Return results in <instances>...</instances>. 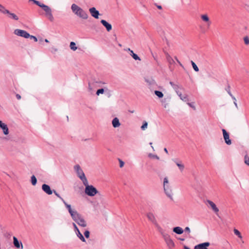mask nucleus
Returning a JSON list of instances; mask_svg holds the SVG:
<instances>
[{
	"label": "nucleus",
	"mask_w": 249,
	"mask_h": 249,
	"mask_svg": "<svg viewBox=\"0 0 249 249\" xmlns=\"http://www.w3.org/2000/svg\"><path fill=\"white\" fill-rule=\"evenodd\" d=\"M158 230L162 234V237L164 238V239L165 242L171 238H170V236L169 234H168L167 233H164V232H162V229H161V230Z\"/></svg>",
	"instance_id": "nucleus-25"
},
{
	"label": "nucleus",
	"mask_w": 249,
	"mask_h": 249,
	"mask_svg": "<svg viewBox=\"0 0 249 249\" xmlns=\"http://www.w3.org/2000/svg\"><path fill=\"white\" fill-rule=\"evenodd\" d=\"M72 220L75 222L82 216V215L79 213L76 210L73 211L71 214H70Z\"/></svg>",
	"instance_id": "nucleus-16"
},
{
	"label": "nucleus",
	"mask_w": 249,
	"mask_h": 249,
	"mask_svg": "<svg viewBox=\"0 0 249 249\" xmlns=\"http://www.w3.org/2000/svg\"><path fill=\"white\" fill-rule=\"evenodd\" d=\"M74 169L75 171L77 176L80 178H82L83 176H85L84 172L82 169L81 168L80 165L79 164H76L74 166Z\"/></svg>",
	"instance_id": "nucleus-7"
},
{
	"label": "nucleus",
	"mask_w": 249,
	"mask_h": 249,
	"mask_svg": "<svg viewBox=\"0 0 249 249\" xmlns=\"http://www.w3.org/2000/svg\"><path fill=\"white\" fill-rule=\"evenodd\" d=\"M80 179L82 181L83 184L85 186V188H86V186L89 185L88 184V181L85 176L84 177L83 176L82 178H80Z\"/></svg>",
	"instance_id": "nucleus-29"
},
{
	"label": "nucleus",
	"mask_w": 249,
	"mask_h": 249,
	"mask_svg": "<svg viewBox=\"0 0 249 249\" xmlns=\"http://www.w3.org/2000/svg\"><path fill=\"white\" fill-rule=\"evenodd\" d=\"M169 248H172L174 247L175 244L173 240L170 238L165 242Z\"/></svg>",
	"instance_id": "nucleus-27"
},
{
	"label": "nucleus",
	"mask_w": 249,
	"mask_h": 249,
	"mask_svg": "<svg viewBox=\"0 0 249 249\" xmlns=\"http://www.w3.org/2000/svg\"><path fill=\"white\" fill-rule=\"evenodd\" d=\"M184 231L185 232H188L189 233H190V228L188 227H186L185 229H184Z\"/></svg>",
	"instance_id": "nucleus-49"
},
{
	"label": "nucleus",
	"mask_w": 249,
	"mask_h": 249,
	"mask_svg": "<svg viewBox=\"0 0 249 249\" xmlns=\"http://www.w3.org/2000/svg\"><path fill=\"white\" fill-rule=\"evenodd\" d=\"M148 156L150 158H154V159H157V160H159L160 159V158L159 156H158L157 155H154V154H149Z\"/></svg>",
	"instance_id": "nucleus-42"
},
{
	"label": "nucleus",
	"mask_w": 249,
	"mask_h": 249,
	"mask_svg": "<svg viewBox=\"0 0 249 249\" xmlns=\"http://www.w3.org/2000/svg\"><path fill=\"white\" fill-rule=\"evenodd\" d=\"M100 22L103 24V25L106 28L107 32H109L112 30V25L110 23L107 22L106 20L104 19H102Z\"/></svg>",
	"instance_id": "nucleus-17"
},
{
	"label": "nucleus",
	"mask_w": 249,
	"mask_h": 249,
	"mask_svg": "<svg viewBox=\"0 0 249 249\" xmlns=\"http://www.w3.org/2000/svg\"><path fill=\"white\" fill-rule=\"evenodd\" d=\"M75 45L76 44L74 42H71L70 43V47L72 50L75 51L77 49V47Z\"/></svg>",
	"instance_id": "nucleus-35"
},
{
	"label": "nucleus",
	"mask_w": 249,
	"mask_h": 249,
	"mask_svg": "<svg viewBox=\"0 0 249 249\" xmlns=\"http://www.w3.org/2000/svg\"><path fill=\"white\" fill-rule=\"evenodd\" d=\"M146 216L148 220L150 221L155 226L158 228V230H161V228L158 224L157 220L154 216V214L152 213H148L146 214Z\"/></svg>",
	"instance_id": "nucleus-4"
},
{
	"label": "nucleus",
	"mask_w": 249,
	"mask_h": 249,
	"mask_svg": "<svg viewBox=\"0 0 249 249\" xmlns=\"http://www.w3.org/2000/svg\"><path fill=\"white\" fill-rule=\"evenodd\" d=\"M173 89L178 94V93L180 92L179 89H183V88L182 86H179V85L176 84V85L173 87Z\"/></svg>",
	"instance_id": "nucleus-31"
},
{
	"label": "nucleus",
	"mask_w": 249,
	"mask_h": 249,
	"mask_svg": "<svg viewBox=\"0 0 249 249\" xmlns=\"http://www.w3.org/2000/svg\"><path fill=\"white\" fill-rule=\"evenodd\" d=\"M62 202L64 204L66 208L68 209L70 214H71L73 212V211H75V210H72L71 208V205L68 204L67 203H66V202L64 200H63Z\"/></svg>",
	"instance_id": "nucleus-24"
},
{
	"label": "nucleus",
	"mask_w": 249,
	"mask_h": 249,
	"mask_svg": "<svg viewBox=\"0 0 249 249\" xmlns=\"http://www.w3.org/2000/svg\"><path fill=\"white\" fill-rule=\"evenodd\" d=\"M53 192L62 201L64 199L56 192L55 190H53Z\"/></svg>",
	"instance_id": "nucleus-45"
},
{
	"label": "nucleus",
	"mask_w": 249,
	"mask_h": 249,
	"mask_svg": "<svg viewBox=\"0 0 249 249\" xmlns=\"http://www.w3.org/2000/svg\"><path fill=\"white\" fill-rule=\"evenodd\" d=\"M42 189L44 192L49 195H52L53 193V191L51 190L50 186L47 184H43L42 185Z\"/></svg>",
	"instance_id": "nucleus-14"
},
{
	"label": "nucleus",
	"mask_w": 249,
	"mask_h": 249,
	"mask_svg": "<svg viewBox=\"0 0 249 249\" xmlns=\"http://www.w3.org/2000/svg\"><path fill=\"white\" fill-rule=\"evenodd\" d=\"M124 50L126 51H129L130 53L131 52V51H132L130 48L124 49Z\"/></svg>",
	"instance_id": "nucleus-57"
},
{
	"label": "nucleus",
	"mask_w": 249,
	"mask_h": 249,
	"mask_svg": "<svg viewBox=\"0 0 249 249\" xmlns=\"http://www.w3.org/2000/svg\"><path fill=\"white\" fill-rule=\"evenodd\" d=\"M17 36L28 38L30 36V34L25 30L17 29Z\"/></svg>",
	"instance_id": "nucleus-8"
},
{
	"label": "nucleus",
	"mask_w": 249,
	"mask_h": 249,
	"mask_svg": "<svg viewBox=\"0 0 249 249\" xmlns=\"http://www.w3.org/2000/svg\"><path fill=\"white\" fill-rule=\"evenodd\" d=\"M169 83H170V84L171 85V86H172L173 88V87L176 85V84H174V82H171V81H170V82H169Z\"/></svg>",
	"instance_id": "nucleus-53"
},
{
	"label": "nucleus",
	"mask_w": 249,
	"mask_h": 249,
	"mask_svg": "<svg viewBox=\"0 0 249 249\" xmlns=\"http://www.w3.org/2000/svg\"><path fill=\"white\" fill-rule=\"evenodd\" d=\"M178 95L180 97V99L184 102L189 101L188 96L186 94L182 95L181 92L178 93Z\"/></svg>",
	"instance_id": "nucleus-26"
},
{
	"label": "nucleus",
	"mask_w": 249,
	"mask_h": 249,
	"mask_svg": "<svg viewBox=\"0 0 249 249\" xmlns=\"http://www.w3.org/2000/svg\"><path fill=\"white\" fill-rule=\"evenodd\" d=\"M148 124L146 121L143 122L142 125L141 126L142 130H145L147 127Z\"/></svg>",
	"instance_id": "nucleus-40"
},
{
	"label": "nucleus",
	"mask_w": 249,
	"mask_h": 249,
	"mask_svg": "<svg viewBox=\"0 0 249 249\" xmlns=\"http://www.w3.org/2000/svg\"><path fill=\"white\" fill-rule=\"evenodd\" d=\"M29 38H30V39H33L35 42H37V38L35 36H34L30 35V36H29Z\"/></svg>",
	"instance_id": "nucleus-46"
},
{
	"label": "nucleus",
	"mask_w": 249,
	"mask_h": 249,
	"mask_svg": "<svg viewBox=\"0 0 249 249\" xmlns=\"http://www.w3.org/2000/svg\"><path fill=\"white\" fill-rule=\"evenodd\" d=\"M177 165L178 166V167L179 168V170L181 171H182L184 169V165L182 164V163H178V162H176L175 161H174Z\"/></svg>",
	"instance_id": "nucleus-34"
},
{
	"label": "nucleus",
	"mask_w": 249,
	"mask_h": 249,
	"mask_svg": "<svg viewBox=\"0 0 249 249\" xmlns=\"http://www.w3.org/2000/svg\"><path fill=\"white\" fill-rule=\"evenodd\" d=\"M234 104L236 107H237V105L236 103V101H234Z\"/></svg>",
	"instance_id": "nucleus-61"
},
{
	"label": "nucleus",
	"mask_w": 249,
	"mask_h": 249,
	"mask_svg": "<svg viewBox=\"0 0 249 249\" xmlns=\"http://www.w3.org/2000/svg\"><path fill=\"white\" fill-rule=\"evenodd\" d=\"M175 59L177 60V62L179 64V65L182 67V68H184L183 66L182 65V64L180 63V62L178 60V58L175 56Z\"/></svg>",
	"instance_id": "nucleus-48"
},
{
	"label": "nucleus",
	"mask_w": 249,
	"mask_h": 249,
	"mask_svg": "<svg viewBox=\"0 0 249 249\" xmlns=\"http://www.w3.org/2000/svg\"><path fill=\"white\" fill-rule=\"evenodd\" d=\"M17 98L18 99H21V96L18 94H17Z\"/></svg>",
	"instance_id": "nucleus-54"
},
{
	"label": "nucleus",
	"mask_w": 249,
	"mask_h": 249,
	"mask_svg": "<svg viewBox=\"0 0 249 249\" xmlns=\"http://www.w3.org/2000/svg\"><path fill=\"white\" fill-rule=\"evenodd\" d=\"M226 91L228 92V90H230V86L228 85L227 88L226 89Z\"/></svg>",
	"instance_id": "nucleus-56"
},
{
	"label": "nucleus",
	"mask_w": 249,
	"mask_h": 249,
	"mask_svg": "<svg viewBox=\"0 0 249 249\" xmlns=\"http://www.w3.org/2000/svg\"><path fill=\"white\" fill-rule=\"evenodd\" d=\"M191 64H192V67L194 69V70L197 72L199 71V69L198 68V67L197 66V65L195 64V63L194 62H193V61H191Z\"/></svg>",
	"instance_id": "nucleus-36"
},
{
	"label": "nucleus",
	"mask_w": 249,
	"mask_h": 249,
	"mask_svg": "<svg viewBox=\"0 0 249 249\" xmlns=\"http://www.w3.org/2000/svg\"><path fill=\"white\" fill-rule=\"evenodd\" d=\"M119 160V163H120V167L121 168L123 167L124 165V162L123 161H122V160H121L120 159Z\"/></svg>",
	"instance_id": "nucleus-47"
},
{
	"label": "nucleus",
	"mask_w": 249,
	"mask_h": 249,
	"mask_svg": "<svg viewBox=\"0 0 249 249\" xmlns=\"http://www.w3.org/2000/svg\"><path fill=\"white\" fill-rule=\"evenodd\" d=\"M187 104L192 108H193L194 109H196L195 107L193 105L192 103H188Z\"/></svg>",
	"instance_id": "nucleus-50"
},
{
	"label": "nucleus",
	"mask_w": 249,
	"mask_h": 249,
	"mask_svg": "<svg viewBox=\"0 0 249 249\" xmlns=\"http://www.w3.org/2000/svg\"><path fill=\"white\" fill-rule=\"evenodd\" d=\"M31 183L33 185L35 186L36 184V183H37V179L36 178V177L34 176V175H33L31 178Z\"/></svg>",
	"instance_id": "nucleus-32"
},
{
	"label": "nucleus",
	"mask_w": 249,
	"mask_h": 249,
	"mask_svg": "<svg viewBox=\"0 0 249 249\" xmlns=\"http://www.w3.org/2000/svg\"><path fill=\"white\" fill-rule=\"evenodd\" d=\"M0 12L6 14H7L9 18L16 19V15L14 13H11L8 10L6 9L5 7L0 4Z\"/></svg>",
	"instance_id": "nucleus-5"
},
{
	"label": "nucleus",
	"mask_w": 249,
	"mask_h": 249,
	"mask_svg": "<svg viewBox=\"0 0 249 249\" xmlns=\"http://www.w3.org/2000/svg\"><path fill=\"white\" fill-rule=\"evenodd\" d=\"M228 94H229L231 96V97H232V96H233V95H232V94H231V92L230 90H228Z\"/></svg>",
	"instance_id": "nucleus-55"
},
{
	"label": "nucleus",
	"mask_w": 249,
	"mask_h": 249,
	"mask_svg": "<svg viewBox=\"0 0 249 249\" xmlns=\"http://www.w3.org/2000/svg\"><path fill=\"white\" fill-rule=\"evenodd\" d=\"M130 55L135 60H141L140 58L138 56L137 54L134 53L133 51H131Z\"/></svg>",
	"instance_id": "nucleus-28"
},
{
	"label": "nucleus",
	"mask_w": 249,
	"mask_h": 249,
	"mask_svg": "<svg viewBox=\"0 0 249 249\" xmlns=\"http://www.w3.org/2000/svg\"><path fill=\"white\" fill-rule=\"evenodd\" d=\"M45 41L47 43H48L49 42V40L47 39H45Z\"/></svg>",
	"instance_id": "nucleus-64"
},
{
	"label": "nucleus",
	"mask_w": 249,
	"mask_h": 249,
	"mask_svg": "<svg viewBox=\"0 0 249 249\" xmlns=\"http://www.w3.org/2000/svg\"><path fill=\"white\" fill-rule=\"evenodd\" d=\"M244 162L246 164L249 166V157L247 155L245 156Z\"/></svg>",
	"instance_id": "nucleus-38"
},
{
	"label": "nucleus",
	"mask_w": 249,
	"mask_h": 249,
	"mask_svg": "<svg viewBox=\"0 0 249 249\" xmlns=\"http://www.w3.org/2000/svg\"><path fill=\"white\" fill-rule=\"evenodd\" d=\"M164 152H165L166 153H167V154H168V150H167V148H164Z\"/></svg>",
	"instance_id": "nucleus-58"
},
{
	"label": "nucleus",
	"mask_w": 249,
	"mask_h": 249,
	"mask_svg": "<svg viewBox=\"0 0 249 249\" xmlns=\"http://www.w3.org/2000/svg\"><path fill=\"white\" fill-rule=\"evenodd\" d=\"M163 188L165 193L167 196L169 197L171 199H173L172 190L169 186V181L168 178L165 177L163 180Z\"/></svg>",
	"instance_id": "nucleus-2"
},
{
	"label": "nucleus",
	"mask_w": 249,
	"mask_h": 249,
	"mask_svg": "<svg viewBox=\"0 0 249 249\" xmlns=\"http://www.w3.org/2000/svg\"><path fill=\"white\" fill-rule=\"evenodd\" d=\"M89 89L91 90V88L90 87V84H89Z\"/></svg>",
	"instance_id": "nucleus-63"
},
{
	"label": "nucleus",
	"mask_w": 249,
	"mask_h": 249,
	"mask_svg": "<svg viewBox=\"0 0 249 249\" xmlns=\"http://www.w3.org/2000/svg\"><path fill=\"white\" fill-rule=\"evenodd\" d=\"M244 41L245 42V44L246 45H249V38L248 36H246L244 37Z\"/></svg>",
	"instance_id": "nucleus-43"
},
{
	"label": "nucleus",
	"mask_w": 249,
	"mask_h": 249,
	"mask_svg": "<svg viewBox=\"0 0 249 249\" xmlns=\"http://www.w3.org/2000/svg\"><path fill=\"white\" fill-rule=\"evenodd\" d=\"M0 127L3 130V133L5 135L8 134L9 131L7 125L3 123L1 121H0Z\"/></svg>",
	"instance_id": "nucleus-18"
},
{
	"label": "nucleus",
	"mask_w": 249,
	"mask_h": 249,
	"mask_svg": "<svg viewBox=\"0 0 249 249\" xmlns=\"http://www.w3.org/2000/svg\"><path fill=\"white\" fill-rule=\"evenodd\" d=\"M149 144L151 145V147L152 148V149L154 150V147H153V146L152 145V142H150L149 143Z\"/></svg>",
	"instance_id": "nucleus-62"
},
{
	"label": "nucleus",
	"mask_w": 249,
	"mask_h": 249,
	"mask_svg": "<svg viewBox=\"0 0 249 249\" xmlns=\"http://www.w3.org/2000/svg\"><path fill=\"white\" fill-rule=\"evenodd\" d=\"M155 5L157 6V7L159 9H162V7L161 5H158L157 3H155Z\"/></svg>",
	"instance_id": "nucleus-51"
},
{
	"label": "nucleus",
	"mask_w": 249,
	"mask_h": 249,
	"mask_svg": "<svg viewBox=\"0 0 249 249\" xmlns=\"http://www.w3.org/2000/svg\"><path fill=\"white\" fill-rule=\"evenodd\" d=\"M231 98L234 100V101H236V98H235L234 96H232V97H231Z\"/></svg>",
	"instance_id": "nucleus-60"
},
{
	"label": "nucleus",
	"mask_w": 249,
	"mask_h": 249,
	"mask_svg": "<svg viewBox=\"0 0 249 249\" xmlns=\"http://www.w3.org/2000/svg\"><path fill=\"white\" fill-rule=\"evenodd\" d=\"M168 99L164 98L161 100L162 105L164 107V108H166L168 106Z\"/></svg>",
	"instance_id": "nucleus-30"
},
{
	"label": "nucleus",
	"mask_w": 249,
	"mask_h": 249,
	"mask_svg": "<svg viewBox=\"0 0 249 249\" xmlns=\"http://www.w3.org/2000/svg\"><path fill=\"white\" fill-rule=\"evenodd\" d=\"M16 236H14L13 237V244L15 246H16Z\"/></svg>",
	"instance_id": "nucleus-52"
},
{
	"label": "nucleus",
	"mask_w": 249,
	"mask_h": 249,
	"mask_svg": "<svg viewBox=\"0 0 249 249\" xmlns=\"http://www.w3.org/2000/svg\"><path fill=\"white\" fill-rule=\"evenodd\" d=\"M21 248L22 249H23V245L21 242H19L17 239V249Z\"/></svg>",
	"instance_id": "nucleus-39"
},
{
	"label": "nucleus",
	"mask_w": 249,
	"mask_h": 249,
	"mask_svg": "<svg viewBox=\"0 0 249 249\" xmlns=\"http://www.w3.org/2000/svg\"><path fill=\"white\" fill-rule=\"evenodd\" d=\"M166 57L167 61L170 65H174L175 63L174 59L168 53L166 54Z\"/></svg>",
	"instance_id": "nucleus-22"
},
{
	"label": "nucleus",
	"mask_w": 249,
	"mask_h": 249,
	"mask_svg": "<svg viewBox=\"0 0 249 249\" xmlns=\"http://www.w3.org/2000/svg\"><path fill=\"white\" fill-rule=\"evenodd\" d=\"M71 10H72V12L75 15H76L77 14L78 11H79V9L80 10V9L81 8L80 7H79L78 6H77L75 4H72V5H71Z\"/></svg>",
	"instance_id": "nucleus-23"
},
{
	"label": "nucleus",
	"mask_w": 249,
	"mask_h": 249,
	"mask_svg": "<svg viewBox=\"0 0 249 249\" xmlns=\"http://www.w3.org/2000/svg\"><path fill=\"white\" fill-rule=\"evenodd\" d=\"M76 15L80 18L85 19H86L88 18V15L87 14V12L81 8L80 9V10L79 9V11Z\"/></svg>",
	"instance_id": "nucleus-12"
},
{
	"label": "nucleus",
	"mask_w": 249,
	"mask_h": 249,
	"mask_svg": "<svg viewBox=\"0 0 249 249\" xmlns=\"http://www.w3.org/2000/svg\"><path fill=\"white\" fill-rule=\"evenodd\" d=\"M85 193L89 196H93L98 193V191L95 187L90 185L86 186L85 189Z\"/></svg>",
	"instance_id": "nucleus-3"
},
{
	"label": "nucleus",
	"mask_w": 249,
	"mask_h": 249,
	"mask_svg": "<svg viewBox=\"0 0 249 249\" xmlns=\"http://www.w3.org/2000/svg\"><path fill=\"white\" fill-rule=\"evenodd\" d=\"M210 245L208 242L199 244L195 247L194 249H208V247Z\"/></svg>",
	"instance_id": "nucleus-11"
},
{
	"label": "nucleus",
	"mask_w": 249,
	"mask_h": 249,
	"mask_svg": "<svg viewBox=\"0 0 249 249\" xmlns=\"http://www.w3.org/2000/svg\"><path fill=\"white\" fill-rule=\"evenodd\" d=\"M233 231H234V234L236 235H237L239 238H242L241 233L238 230L235 229H234Z\"/></svg>",
	"instance_id": "nucleus-37"
},
{
	"label": "nucleus",
	"mask_w": 249,
	"mask_h": 249,
	"mask_svg": "<svg viewBox=\"0 0 249 249\" xmlns=\"http://www.w3.org/2000/svg\"><path fill=\"white\" fill-rule=\"evenodd\" d=\"M76 223L80 226L82 227H86L87 226L86 222L82 217V216L80 217V218L76 222Z\"/></svg>",
	"instance_id": "nucleus-19"
},
{
	"label": "nucleus",
	"mask_w": 249,
	"mask_h": 249,
	"mask_svg": "<svg viewBox=\"0 0 249 249\" xmlns=\"http://www.w3.org/2000/svg\"><path fill=\"white\" fill-rule=\"evenodd\" d=\"M72 225L74 227V231L76 232L77 236L79 238V239L83 242H86V240L84 237L83 236L82 233L80 232L78 228L74 223H72Z\"/></svg>",
	"instance_id": "nucleus-9"
},
{
	"label": "nucleus",
	"mask_w": 249,
	"mask_h": 249,
	"mask_svg": "<svg viewBox=\"0 0 249 249\" xmlns=\"http://www.w3.org/2000/svg\"><path fill=\"white\" fill-rule=\"evenodd\" d=\"M89 11L92 17L96 19L99 18V16L100 15L99 12L97 10L95 7H91L89 8Z\"/></svg>",
	"instance_id": "nucleus-10"
},
{
	"label": "nucleus",
	"mask_w": 249,
	"mask_h": 249,
	"mask_svg": "<svg viewBox=\"0 0 249 249\" xmlns=\"http://www.w3.org/2000/svg\"><path fill=\"white\" fill-rule=\"evenodd\" d=\"M201 19L207 23V26L208 28L210 27L211 26V24L212 23L211 20H210V18L208 17V16L207 14H204L200 16Z\"/></svg>",
	"instance_id": "nucleus-15"
},
{
	"label": "nucleus",
	"mask_w": 249,
	"mask_h": 249,
	"mask_svg": "<svg viewBox=\"0 0 249 249\" xmlns=\"http://www.w3.org/2000/svg\"><path fill=\"white\" fill-rule=\"evenodd\" d=\"M112 124L114 128L118 127L120 126L121 124L118 118H114L112 121Z\"/></svg>",
	"instance_id": "nucleus-20"
},
{
	"label": "nucleus",
	"mask_w": 249,
	"mask_h": 249,
	"mask_svg": "<svg viewBox=\"0 0 249 249\" xmlns=\"http://www.w3.org/2000/svg\"><path fill=\"white\" fill-rule=\"evenodd\" d=\"M183 248H184V249H190L188 247H187L186 246H184Z\"/></svg>",
	"instance_id": "nucleus-59"
},
{
	"label": "nucleus",
	"mask_w": 249,
	"mask_h": 249,
	"mask_svg": "<svg viewBox=\"0 0 249 249\" xmlns=\"http://www.w3.org/2000/svg\"><path fill=\"white\" fill-rule=\"evenodd\" d=\"M222 131L225 143L228 145H231V141L230 139L229 133L225 129H222Z\"/></svg>",
	"instance_id": "nucleus-6"
},
{
	"label": "nucleus",
	"mask_w": 249,
	"mask_h": 249,
	"mask_svg": "<svg viewBox=\"0 0 249 249\" xmlns=\"http://www.w3.org/2000/svg\"><path fill=\"white\" fill-rule=\"evenodd\" d=\"M84 235L86 237V238H88L89 237L90 232L89 231L87 230L84 233Z\"/></svg>",
	"instance_id": "nucleus-44"
},
{
	"label": "nucleus",
	"mask_w": 249,
	"mask_h": 249,
	"mask_svg": "<svg viewBox=\"0 0 249 249\" xmlns=\"http://www.w3.org/2000/svg\"><path fill=\"white\" fill-rule=\"evenodd\" d=\"M173 231L178 234H181L183 233L184 231L180 227H176L173 229Z\"/></svg>",
	"instance_id": "nucleus-21"
},
{
	"label": "nucleus",
	"mask_w": 249,
	"mask_h": 249,
	"mask_svg": "<svg viewBox=\"0 0 249 249\" xmlns=\"http://www.w3.org/2000/svg\"><path fill=\"white\" fill-rule=\"evenodd\" d=\"M30 1H32L35 4L41 7L45 11L46 17L51 22H53L54 21V18L52 14V11L49 6L36 0H30Z\"/></svg>",
	"instance_id": "nucleus-1"
},
{
	"label": "nucleus",
	"mask_w": 249,
	"mask_h": 249,
	"mask_svg": "<svg viewBox=\"0 0 249 249\" xmlns=\"http://www.w3.org/2000/svg\"><path fill=\"white\" fill-rule=\"evenodd\" d=\"M105 89H98L96 91V94L99 95L100 94H103L104 93Z\"/></svg>",
	"instance_id": "nucleus-41"
},
{
	"label": "nucleus",
	"mask_w": 249,
	"mask_h": 249,
	"mask_svg": "<svg viewBox=\"0 0 249 249\" xmlns=\"http://www.w3.org/2000/svg\"><path fill=\"white\" fill-rule=\"evenodd\" d=\"M154 93L160 98H162L163 96V94L160 91L155 90Z\"/></svg>",
	"instance_id": "nucleus-33"
},
{
	"label": "nucleus",
	"mask_w": 249,
	"mask_h": 249,
	"mask_svg": "<svg viewBox=\"0 0 249 249\" xmlns=\"http://www.w3.org/2000/svg\"><path fill=\"white\" fill-rule=\"evenodd\" d=\"M207 203L211 207L212 209H213V212L215 213V214L218 216H219V215H218L219 209L216 207V205L213 201H212L210 200H207Z\"/></svg>",
	"instance_id": "nucleus-13"
}]
</instances>
